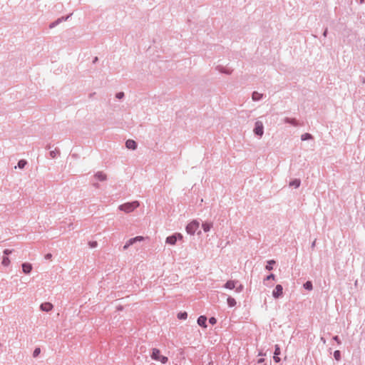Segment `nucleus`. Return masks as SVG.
<instances>
[{
	"mask_svg": "<svg viewBox=\"0 0 365 365\" xmlns=\"http://www.w3.org/2000/svg\"><path fill=\"white\" fill-rule=\"evenodd\" d=\"M140 205L138 201H133L130 202H126L120 205L118 208L120 210H122L126 213H130L133 212L135 209L138 207Z\"/></svg>",
	"mask_w": 365,
	"mask_h": 365,
	"instance_id": "f257e3e1",
	"label": "nucleus"
},
{
	"mask_svg": "<svg viewBox=\"0 0 365 365\" xmlns=\"http://www.w3.org/2000/svg\"><path fill=\"white\" fill-rule=\"evenodd\" d=\"M199 225H200V224L197 221H196V220L192 221L186 226L187 232L190 235H194L195 233V232L197 231V230L198 229Z\"/></svg>",
	"mask_w": 365,
	"mask_h": 365,
	"instance_id": "f03ea898",
	"label": "nucleus"
},
{
	"mask_svg": "<svg viewBox=\"0 0 365 365\" xmlns=\"http://www.w3.org/2000/svg\"><path fill=\"white\" fill-rule=\"evenodd\" d=\"M253 131L255 135L261 138L264 134V125L262 122L259 120L256 121Z\"/></svg>",
	"mask_w": 365,
	"mask_h": 365,
	"instance_id": "7ed1b4c3",
	"label": "nucleus"
},
{
	"mask_svg": "<svg viewBox=\"0 0 365 365\" xmlns=\"http://www.w3.org/2000/svg\"><path fill=\"white\" fill-rule=\"evenodd\" d=\"M182 235L180 233H174L173 235H170L166 238L165 242L167 244L174 245L176 244V242L178 240H182Z\"/></svg>",
	"mask_w": 365,
	"mask_h": 365,
	"instance_id": "20e7f679",
	"label": "nucleus"
},
{
	"mask_svg": "<svg viewBox=\"0 0 365 365\" xmlns=\"http://www.w3.org/2000/svg\"><path fill=\"white\" fill-rule=\"evenodd\" d=\"M283 294V287L281 284H277L272 291V296L275 299H278Z\"/></svg>",
	"mask_w": 365,
	"mask_h": 365,
	"instance_id": "39448f33",
	"label": "nucleus"
},
{
	"mask_svg": "<svg viewBox=\"0 0 365 365\" xmlns=\"http://www.w3.org/2000/svg\"><path fill=\"white\" fill-rule=\"evenodd\" d=\"M22 271L24 274H28L32 270V265L29 262H24L21 264Z\"/></svg>",
	"mask_w": 365,
	"mask_h": 365,
	"instance_id": "423d86ee",
	"label": "nucleus"
},
{
	"mask_svg": "<svg viewBox=\"0 0 365 365\" xmlns=\"http://www.w3.org/2000/svg\"><path fill=\"white\" fill-rule=\"evenodd\" d=\"M41 310L48 312L53 309V305L50 302L42 303L40 306Z\"/></svg>",
	"mask_w": 365,
	"mask_h": 365,
	"instance_id": "0eeeda50",
	"label": "nucleus"
},
{
	"mask_svg": "<svg viewBox=\"0 0 365 365\" xmlns=\"http://www.w3.org/2000/svg\"><path fill=\"white\" fill-rule=\"evenodd\" d=\"M125 146L128 149L135 150L137 148V143L133 140H127L125 142Z\"/></svg>",
	"mask_w": 365,
	"mask_h": 365,
	"instance_id": "6e6552de",
	"label": "nucleus"
},
{
	"mask_svg": "<svg viewBox=\"0 0 365 365\" xmlns=\"http://www.w3.org/2000/svg\"><path fill=\"white\" fill-rule=\"evenodd\" d=\"M197 324L203 328H206L207 327V317L205 316H200L198 318H197Z\"/></svg>",
	"mask_w": 365,
	"mask_h": 365,
	"instance_id": "1a4fd4ad",
	"label": "nucleus"
},
{
	"mask_svg": "<svg viewBox=\"0 0 365 365\" xmlns=\"http://www.w3.org/2000/svg\"><path fill=\"white\" fill-rule=\"evenodd\" d=\"M160 356V350L156 349V348L153 349L152 354H151V358L153 360L157 361V360H158Z\"/></svg>",
	"mask_w": 365,
	"mask_h": 365,
	"instance_id": "9d476101",
	"label": "nucleus"
},
{
	"mask_svg": "<svg viewBox=\"0 0 365 365\" xmlns=\"http://www.w3.org/2000/svg\"><path fill=\"white\" fill-rule=\"evenodd\" d=\"M263 98V94L254 91L252 94V98L254 101H259Z\"/></svg>",
	"mask_w": 365,
	"mask_h": 365,
	"instance_id": "9b49d317",
	"label": "nucleus"
},
{
	"mask_svg": "<svg viewBox=\"0 0 365 365\" xmlns=\"http://www.w3.org/2000/svg\"><path fill=\"white\" fill-rule=\"evenodd\" d=\"M235 281L229 280L225 284L224 287L229 289H233L234 288H235Z\"/></svg>",
	"mask_w": 365,
	"mask_h": 365,
	"instance_id": "f8f14e48",
	"label": "nucleus"
},
{
	"mask_svg": "<svg viewBox=\"0 0 365 365\" xmlns=\"http://www.w3.org/2000/svg\"><path fill=\"white\" fill-rule=\"evenodd\" d=\"M284 123H289V124H291V125H292L294 126H297L298 125V122H297V120L295 118H290L286 117L284 119Z\"/></svg>",
	"mask_w": 365,
	"mask_h": 365,
	"instance_id": "ddd939ff",
	"label": "nucleus"
},
{
	"mask_svg": "<svg viewBox=\"0 0 365 365\" xmlns=\"http://www.w3.org/2000/svg\"><path fill=\"white\" fill-rule=\"evenodd\" d=\"M95 178L99 181H104L106 180V175L103 172H98L96 173Z\"/></svg>",
	"mask_w": 365,
	"mask_h": 365,
	"instance_id": "4468645a",
	"label": "nucleus"
},
{
	"mask_svg": "<svg viewBox=\"0 0 365 365\" xmlns=\"http://www.w3.org/2000/svg\"><path fill=\"white\" fill-rule=\"evenodd\" d=\"M301 185V180L299 179H294L289 182V186L294 188H298Z\"/></svg>",
	"mask_w": 365,
	"mask_h": 365,
	"instance_id": "2eb2a0df",
	"label": "nucleus"
},
{
	"mask_svg": "<svg viewBox=\"0 0 365 365\" xmlns=\"http://www.w3.org/2000/svg\"><path fill=\"white\" fill-rule=\"evenodd\" d=\"M137 242V238H130L129 240L127 241L125 245L123 246V250H127L130 245L135 244Z\"/></svg>",
	"mask_w": 365,
	"mask_h": 365,
	"instance_id": "dca6fc26",
	"label": "nucleus"
},
{
	"mask_svg": "<svg viewBox=\"0 0 365 365\" xmlns=\"http://www.w3.org/2000/svg\"><path fill=\"white\" fill-rule=\"evenodd\" d=\"M276 262L274 259H270L267 261V264L265 266V269L268 271H271L273 269V264H274Z\"/></svg>",
	"mask_w": 365,
	"mask_h": 365,
	"instance_id": "f3484780",
	"label": "nucleus"
},
{
	"mask_svg": "<svg viewBox=\"0 0 365 365\" xmlns=\"http://www.w3.org/2000/svg\"><path fill=\"white\" fill-rule=\"evenodd\" d=\"M227 302L230 307H232L236 305V300L232 297H228Z\"/></svg>",
	"mask_w": 365,
	"mask_h": 365,
	"instance_id": "a211bd4d",
	"label": "nucleus"
},
{
	"mask_svg": "<svg viewBox=\"0 0 365 365\" xmlns=\"http://www.w3.org/2000/svg\"><path fill=\"white\" fill-rule=\"evenodd\" d=\"M212 226V223H210V222H205V223H202V229L205 232L210 231Z\"/></svg>",
	"mask_w": 365,
	"mask_h": 365,
	"instance_id": "6ab92c4d",
	"label": "nucleus"
},
{
	"mask_svg": "<svg viewBox=\"0 0 365 365\" xmlns=\"http://www.w3.org/2000/svg\"><path fill=\"white\" fill-rule=\"evenodd\" d=\"M312 138H313V136L310 133H306L301 135V140L303 141L310 140Z\"/></svg>",
	"mask_w": 365,
	"mask_h": 365,
	"instance_id": "aec40b11",
	"label": "nucleus"
},
{
	"mask_svg": "<svg viewBox=\"0 0 365 365\" xmlns=\"http://www.w3.org/2000/svg\"><path fill=\"white\" fill-rule=\"evenodd\" d=\"M26 165L27 161L26 160L22 159L18 162L17 166L20 169H24Z\"/></svg>",
	"mask_w": 365,
	"mask_h": 365,
	"instance_id": "412c9836",
	"label": "nucleus"
},
{
	"mask_svg": "<svg viewBox=\"0 0 365 365\" xmlns=\"http://www.w3.org/2000/svg\"><path fill=\"white\" fill-rule=\"evenodd\" d=\"M60 154V151L58 149L56 148L55 150H51L50 153H49V155L51 156V158H56V156Z\"/></svg>",
	"mask_w": 365,
	"mask_h": 365,
	"instance_id": "4be33fe9",
	"label": "nucleus"
},
{
	"mask_svg": "<svg viewBox=\"0 0 365 365\" xmlns=\"http://www.w3.org/2000/svg\"><path fill=\"white\" fill-rule=\"evenodd\" d=\"M178 318L179 319H186L187 318V313L186 312H181L178 314Z\"/></svg>",
	"mask_w": 365,
	"mask_h": 365,
	"instance_id": "5701e85b",
	"label": "nucleus"
},
{
	"mask_svg": "<svg viewBox=\"0 0 365 365\" xmlns=\"http://www.w3.org/2000/svg\"><path fill=\"white\" fill-rule=\"evenodd\" d=\"M1 264L4 266V267H8L10 264V259L8 257L6 256H4L3 257V259H2V262H1Z\"/></svg>",
	"mask_w": 365,
	"mask_h": 365,
	"instance_id": "b1692460",
	"label": "nucleus"
},
{
	"mask_svg": "<svg viewBox=\"0 0 365 365\" xmlns=\"http://www.w3.org/2000/svg\"><path fill=\"white\" fill-rule=\"evenodd\" d=\"M334 357L336 361H340L341 360V351L339 350L334 351Z\"/></svg>",
	"mask_w": 365,
	"mask_h": 365,
	"instance_id": "393cba45",
	"label": "nucleus"
},
{
	"mask_svg": "<svg viewBox=\"0 0 365 365\" xmlns=\"http://www.w3.org/2000/svg\"><path fill=\"white\" fill-rule=\"evenodd\" d=\"M304 289L307 290H312V283L310 281H307L304 284Z\"/></svg>",
	"mask_w": 365,
	"mask_h": 365,
	"instance_id": "a878e982",
	"label": "nucleus"
},
{
	"mask_svg": "<svg viewBox=\"0 0 365 365\" xmlns=\"http://www.w3.org/2000/svg\"><path fill=\"white\" fill-rule=\"evenodd\" d=\"M60 23H61V19H58L56 21H54L53 22L50 24L49 28L53 29V28L56 27L57 25H58Z\"/></svg>",
	"mask_w": 365,
	"mask_h": 365,
	"instance_id": "bb28decb",
	"label": "nucleus"
},
{
	"mask_svg": "<svg viewBox=\"0 0 365 365\" xmlns=\"http://www.w3.org/2000/svg\"><path fill=\"white\" fill-rule=\"evenodd\" d=\"M280 354H281V351H280L279 346L278 344H276L274 346V355L279 356Z\"/></svg>",
	"mask_w": 365,
	"mask_h": 365,
	"instance_id": "cd10ccee",
	"label": "nucleus"
},
{
	"mask_svg": "<svg viewBox=\"0 0 365 365\" xmlns=\"http://www.w3.org/2000/svg\"><path fill=\"white\" fill-rule=\"evenodd\" d=\"M217 69L221 73H225L226 74H230L231 73V71L221 67V66H217Z\"/></svg>",
	"mask_w": 365,
	"mask_h": 365,
	"instance_id": "c85d7f7f",
	"label": "nucleus"
},
{
	"mask_svg": "<svg viewBox=\"0 0 365 365\" xmlns=\"http://www.w3.org/2000/svg\"><path fill=\"white\" fill-rule=\"evenodd\" d=\"M158 361H160L162 364H166L168 361V357H166L165 356L160 355V356Z\"/></svg>",
	"mask_w": 365,
	"mask_h": 365,
	"instance_id": "c756f323",
	"label": "nucleus"
},
{
	"mask_svg": "<svg viewBox=\"0 0 365 365\" xmlns=\"http://www.w3.org/2000/svg\"><path fill=\"white\" fill-rule=\"evenodd\" d=\"M40 353H41V349L38 347H36L33 352V356L36 357L39 355Z\"/></svg>",
	"mask_w": 365,
	"mask_h": 365,
	"instance_id": "7c9ffc66",
	"label": "nucleus"
},
{
	"mask_svg": "<svg viewBox=\"0 0 365 365\" xmlns=\"http://www.w3.org/2000/svg\"><path fill=\"white\" fill-rule=\"evenodd\" d=\"M275 275L274 274H270L269 275H267L265 279H264V281H268V280H270V279H272V280H274L275 279Z\"/></svg>",
	"mask_w": 365,
	"mask_h": 365,
	"instance_id": "2f4dec72",
	"label": "nucleus"
},
{
	"mask_svg": "<svg viewBox=\"0 0 365 365\" xmlns=\"http://www.w3.org/2000/svg\"><path fill=\"white\" fill-rule=\"evenodd\" d=\"M125 96V94L123 92H118L115 94V98L118 99H122Z\"/></svg>",
	"mask_w": 365,
	"mask_h": 365,
	"instance_id": "473e14b6",
	"label": "nucleus"
},
{
	"mask_svg": "<svg viewBox=\"0 0 365 365\" xmlns=\"http://www.w3.org/2000/svg\"><path fill=\"white\" fill-rule=\"evenodd\" d=\"M13 252L12 250H9V249H5L4 251H3V253L4 255V256H6L8 257L10 254H11Z\"/></svg>",
	"mask_w": 365,
	"mask_h": 365,
	"instance_id": "72a5a7b5",
	"label": "nucleus"
},
{
	"mask_svg": "<svg viewBox=\"0 0 365 365\" xmlns=\"http://www.w3.org/2000/svg\"><path fill=\"white\" fill-rule=\"evenodd\" d=\"M209 322L211 324L214 325L217 323V319L214 317H212L209 319Z\"/></svg>",
	"mask_w": 365,
	"mask_h": 365,
	"instance_id": "f704fd0d",
	"label": "nucleus"
},
{
	"mask_svg": "<svg viewBox=\"0 0 365 365\" xmlns=\"http://www.w3.org/2000/svg\"><path fill=\"white\" fill-rule=\"evenodd\" d=\"M333 340H334L335 341H336V343H337L338 344H341V340H340V339H339V336H333Z\"/></svg>",
	"mask_w": 365,
	"mask_h": 365,
	"instance_id": "c9c22d12",
	"label": "nucleus"
},
{
	"mask_svg": "<svg viewBox=\"0 0 365 365\" xmlns=\"http://www.w3.org/2000/svg\"><path fill=\"white\" fill-rule=\"evenodd\" d=\"M71 16V14L68 15L67 16H62L61 18H58L59 19H61V23L63 22V21H65L66 20L68 19V18Z\"/></svg>",
	"mask_w": 365,
	"mask_h": 365,
	"instance_id": "e433bc0d",
	"label": "nucleus"
},
{
	"mask_svg": "<svg viewBox=\"0 0 365 365\" xmlns=\"http://www.w3.org/2000/svg\"><path fill=\"white\" fill-rule=\"evenodd\" d=\"M273 360L274 361V362L276 363H278L280 361V358L279 357V356H277V355H274L273 356Z\"/></svg>",
	"mask_w": 365,
	"mask_h": 365,
	"instance_id": "4c0bfd02",
	"label": "nucleus"
},
{
	"mask_svg": "<svg viewBox=\"0 0 365 365\" xmlns=\"http://www.w3.org/2000/svg\"><path fill=\"white\" fill-rule=\"evenodd\" d=\"M243 286L242 284H240L239 287H237L236 288V292H241L242 290H243Z\"/></svg>",
	"mask_w": 365,
	"mask_h": 365,
	"instance_id": "58836bf2",
	"label": "nucleus"
},
{
	"mask_svg": "<svg viewBox=\"0 0 365 365\" xmlns=\"http://www.w3.org/2000/svg\"><path fill=\"white\" fill-rule=\"evenodd\" d=\"M89 245L91 247H96L97 246V242H90Z\"/></svg>",
	"mask_w": 365,
	"mask_h": 365,
	"instance_id": "ea45409f",
	"label": "nucleus"
},
{
	"mask_svg": "<svg viewBox=\"0 0 365 365\" xmlns=\"http://www.w3.org/2000/svg\"><path fill=\"white\" fill-rule=\"evenodd\" d=\"M327 34H328V29H327V28H326V29H324V32H323V36H324V37H327Z\"/></svg>",
	"mask_w": 365,
	"mask_h": 365,
	"instance_id": "a19ab883",
	"label": "nucleus"
},
{
	"mask_svg": "<svg viewBox=\"0 0 365 365\" xmlns=\"http://www.w3.org/2000/svg\"><path fill=\"white\" fill-rule=\"evenodd\" d=\"M264 358H260V359H258V361H257V363H258V364H262V363H264Z\"/></svg>",
	"mask_w": 365,
	"mask_h": 365,
	"instance_id": "79ce46f5",
	"label": "nucleus"
},
{
	"mask_svg": "<svg viewBox=\"0 0 365 365\" xmlns=\"http://www.w3.org/2000/svg\"><path fill=\"white\" fill-rule=\"evenodd\" d=\"M135 238H137V242L143 240V237H141V236H138V237H135Z\"/></svg>",
	"mask_w": 365,
	"mask_h": 365,
	"instance_id": "37998d69",
	"label": "nucleus"
},
{
	"mask_svg": "<svg viewBox=\"0 0 365 365\" xmlns=\"http://www.w3.org/2000/svg\"><path fill=\"white\" fill-rule=\"evenodd\" d=\"M98 61V57H95L94 59L93 60V63H96Z\"/></svg>",
	"mask_w": 365,
	"mask_h": 365,
	"instance_id": "c03bdc74",
	"label": "nucleus"
},
{
	"mask_svg": "<svg viewBox=\"0 0 365 365\" xmlns=\"http://www.w3.org/2000/svg\"><path fill=\"white\" fill-rule=\"evenodd\" d=\"M51 256H52L51 254H47L46 255V259H50L51 257Z\"/></svg>",
	"mask_w": 365,
	"mask_h": 365,
	"instance_id": "a18cd8bd",
	"label": "nucleus"
},
{
	"mask_svg": "<svg viewBox=\"0 0 365 365\" xmlns=\"http://www.w3.org/2000/svg\"><path fill=\"white\" fill-rule=\"evenodd\" d=\"M321 341L323 342V344H326V340L324 337H321Z\"/></svg>",
	"mask_w": 365,
	"mask_h": 365,
	"instance_id": "49530a36",
	"label": "nucleus"
},
{
	"mask_svg": "<svg viewBox=\"0 0 365 365\" xmlns=\"http://www.w3.org/2000/svg\"><path fill=\"white\" fill-rule=\"evenodd\" d=\"M315 242H316L315 241H314V242H312V248H313V247H314V246H315Z\"/></svg>",
	"mask_w": 365,
	"mask_h": 365,
	"instance_id": "de8ad7c7",
	"label": "nucleus"
},
{
	"mask_svg": "<svg viewBox=\"0 0 365 365\" xmlns=\"http://www.w3.org/2000/svg\"><path fill=\"white\" fill-rule=\"evenodd\" d=\"M362 83H365V78H362Z\"/></svg>",
	"mask_w": 365,
	"mask_h": 365,
	"instance_id": "09e8293b",
	"label": "nucleus"
},
{
	"mask_svg": "<svg viewBox=\"0 0 365 365\" xmlns=\"http://www.w3.org/2000/svg\"><path fill=\"white\" fill-rule=\"evenodd\" d=\"M47 149H50L51 148V145H48L47 147H46Z\"/></svg>",
	"mask_w": 365,
	"mask_h": 365,
	"instance_id": "8fccbe9b",
	"label": "nucleus"
},
{
	"mask_svg": "<svg viewBox=\"0 0 365 365\" xmlns=\"http://www.w3.org/2000/svg\"><path fill=\"white\" fill-rule=\"evenodd\" d=\"M364 2V0H360V3L362 4Z\"/></svg>",
	"mask_w": 365,
	"mask_h": 365,
	"instance_id": "3c124183",
	"label": "nucleus"
}]
</instances>
